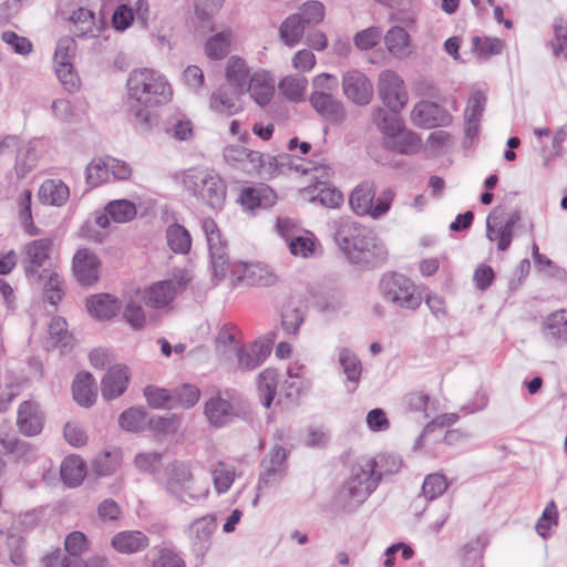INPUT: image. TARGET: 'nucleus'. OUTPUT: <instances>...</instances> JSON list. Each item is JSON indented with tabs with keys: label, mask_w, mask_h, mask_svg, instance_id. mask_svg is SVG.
I'll use <instances>...</instances> for the list:
<instances>
[{
	"label": "nucleus",
	"mask_w": 567,
	"mask_h": 567,
	"mask_svg": "<svg viewBox=\"0 0 567 567\" xmlns=\"http://www.w3.org/2000/svg\"><path fill=\"white\" fill-rule=\"evenodd\" d=\"M542 332L556 347L567 343V309L549 313L543 321Z\"/></svg>",
	"instance_id": "20"
},
{
	"label": "nucleus",
	"mask_w": 567,
	"mask_h": 567,
	"mask_svg": "<svg viewBox=\"0 0 567 567\" xmlns=\"http://www.w3.org/2000/svg\"><path fill=\"white\" fill-rule=\"evenodd\" d=\"M389 52L396 58H405L411 53L410 35L404 28L394 25L384 35Z\"/></svg>",
	"instance_id": "27"
},
{
	"label": "nucleus",
	"mask_w": 567,
	"mask_h": 567,
	"mask_svg": "<svg viewBox=\"0 0 567 567\" xmlns=\"http://www.w3.org/2000/svg\"><path fill=\"white\" fill-rule=\"evenodd\" d=\"M175 296V281L162 280L146 288L143 298L147 306L158 309L169 305L174 300Z\"/></svg>",
	"instance_id": "24"
},
{
	"label": "nucleus",
	"mask_w": 567,
	"mask_h": 567,
	"mask_svg": "<svg viewBox=\"0 0 567 567\" xmlns=\"http://www.w3.org/2000/svg\"><path fill=\"white\" fill-rule=\"evenodd\" d=\"M381 35L382 31L379 27H370L357 32L353 37V43L359 50L367 51L378 44Z\"/></svg>",
	"instance_id": "57"
},
{
	"label": "nucleus",
	"mask_w": 567,
	"mask_h": 567,
	"mask_svg": "<svg viewBox=\"0 0 567 567\" xmlns=\"http://www.w3.org/2000/svg\"><path fill=\"white\" fill-rule=\"evenodd\" d=\"M90 315L99 320H110L121 310V302L110 293H99L86 299Z\"/></svg>",
	"instance_id": "23"
},
{
	"label": "nucleus",
	"mask_w": 567,
	"mask_h": 567,
	"mask_svg": "<svg viewBox=\"0 0 567 567\" xmlns=\"http://www.w3.org/2000/svg\"><path fill=\"white\" fill-rule=\"evenodd\" d=\"M270 341L257 340L251 344V351L255 354L254 359L250 358L249 361H245L246 348L240 347L237 350V360L238 364L243 369H255L260 363H262L266 358L270 354L271 348L269 344Z\"/></svg>",
	"instance_id": "37"
},
{
	"label": "nucleus",
	"mask_w": 567,
	"mask_h": 567,
	"mask_svg": "<svg viewBox=\"0 0 567 567\" xmlns=\"http://www.w3.org/2000/svg\"><path fill=\"white\" fill-rule=\"evenodd\" d=\"M64 548L69 556L63 558L81 559L80 555L87 548V538L82 532H72L65 538Z\"/></svg>",
	"instance_id": "58"
},
{
	"label": "nucleus",
	"mask_w": 567,
	"mask_h": 567,
	"mask_svg": "<svg viewBox=\"0 0 567 567\" xmlns=\"http://www.w3.org/2000/svg\"><path fill=\"white\" fill-rule=\"evenodd\" d=\"M399 113L400 112L390 111L389 109L384 110L382 107H378L373 112L374 124L388 140L404 127V123Z\"/></svg>",
	"instance_id": "30"
},
{
	"label": "nucleus",
	"mask_w": 567,
	"mask_h": 567,
	"mask_svg": "<svg viewBox=\"0 0 567 567\" xmlns=\"http://www.w3.org/2000/svg\"><path fill=\"white\" fill-rule=\"evenodd\" d=\"M147 411L143 406H133L120 414V426L128 432H141L146 427Z\"/></svg>",
	"instance_id": "36"
},
{
	"label": "nucleus",
	"mask_w": 567,
	"mask_h": 567,
	"mask_svg": "<svg viewBox=\"0 0 567 567\" xmlns=\"http://www.w3.org/2000/svg\"><path fill=\"white\" fill-rule=\"evenodd\" d=\"M130 372L126 365L111 367L101 381V393L104 400L111 401L121 396L127 389Z\"/></svg>",
	"instance_id": "16"
},
{
	"label": "nucleus",
	"mask_w": 567,
	"mask_h": 567,
	"mask_svg": "<svg viewBox=\"0 0 567 567\" xmlns=\"http://www.w3.org/2000/svg\"><path fill=\"white\" fill-rule=\"evenodd\" d=\"M45 414L40 404L32 400L23 401L17 411V427L20 434L25 437L39 435L44 427Z\"/></svg>",
	"instance_id": "12"
},
{
	"label": "nucleus",
	"mask_w": 567,
	"mask_h": 567,
	"mask_svg": "<svg viewBox=\"0 0 567 567\" xmlns=\"http://www.w3.org/2000/svg\"><path fill=\"white\" fill-rule=\"evenodd\" d=\"M247 91L258 105L265 106L274 95V80L268 72H256L249 80Z\"/></svg>",
	"instance_id": "25"
},
{
	"label": "nucleus",
	"mask_w": 567,
	"mask_h": 567,
	"mask_svg": "<svg viewBox=\"0 0 567 567\" xmlns=\"http://www.w3.org/2000/svg\"><path fill=\"white\" fill-rule=\"evenodd\" d=\"M277 195L266 184L244 187L240 192L239 200L243 207L249 210L256 208H270L275 205Z\"/></svg>",
	"instance_id": "18"
},
{
	"label": "nucleus",
	"mask_w": 567,
	"mask_h": 567,
	"mask_svg": "<svg viewBox=\"0 0 567 567\" xmlns=\"http://www.w3.org/2000/svg\"><path fill=\"white\" fill-rule=\"evenodd\" d=\"M166 239L169 248L177 254H187L192 247L189 231L179 224H172L166 230Z\"/></svg>",
	"instance_id": "34"
},
{
	"label": "nucleus",
	"mask_w": 567,
	"mask_h": 567,
	"mask_svg": "<svg viewBox=\"0 0 567 567\" xmlns=\"http://www.w3.org/2000/svg\"><path fill=\"white\" fill-rule=\"evenodd\" d=\"M186 192L213 210H220L226 200L227 186L214 171L189 168L183 174Z\"/></svg>",
	"instance_id": "5"
},
{
	"label": "nucleus",
	"mask_w": 567,
	"mask_h": 567,
	"mask_svg": "<svg viewBox=\"0 0 567 567\" xmlns=\"http://www.w3.org/2000/svg\"><path fill=\"white\" fill-rule=\"evenodd\" d=\"M388 147L404 154H415L421 148V137L413 131L402 128L386 141Z\"/></svg>",
	"instance_id": "29"
},
{
	"label": "nucleus",
	"mask_w": 567,
	"mask_h": 567,
	"mask_svg": "<svg viewBox=\"0 0 567 567\" xmlns=\"http://www.w3.org/2000/svg\"><path fill=\"white\" fill-rule=\"evenodd\" d=\"M248 76L249 70L245 61L241 58L231 56L227 63L226 78L236 87L238 94L243 93Z\"/></svg>",
	"instance_id": "38"
},
{
	"label": "nucleus",
	"mask_w": 567,
	"mask_h": 567,
	"mask_svg": "<svg viewBox=\"0 0 567 567\" xmlns=\"http://www.w3.org/2000/svg\"><path fill=\"white\" fill-rule=\"evenodd\" d=\"M318 182L315 188L318 190L316 196H312L311 200L319 202L322 206L328 208H336L343 202L342 193L331 184L320 181L321 178H317Z\"/></svg>",
	"instance_id": "41"
},
{
	"label": "nucleus",
	"mask_w": 567,
	"mask_h": 567,
	"mask_svg": "<svg viewBox=\"0 0 567 567\" xmlns=\"http://www.w3.org/2000/svg\"><path fill=\"white\" fill-rule=\"evenodd\" d=\"M0 445L3 454L12 456L16 463L29 464L37 458V449L33 444L19 439L13 434H4L0 436Z\"/></svg>",
	"instance_id": "19"
},
{
	"label": "nucleus",
	"mask_w": 567,
	"mask_h": 567,
	"mask_svg": "<svg viewBox=\"0 0 567 567\" xmlns=\"http://www.w3.org/2000/svg\"><path fill=\"white\" fill-rule=\"evenodd\" d=\"M402 458L394 453H381L377 457H360L352 466L350 477L343 484L340 497L349 502L347 507L352 511L362 504L377 488L382 476L400 471Z\"/></svg>",
	"instance_id": "3"
},
{
	"label": "nucleus",
	"mask_w": 567,
	"mask_h": 567,
	"mask_svg": "<svg viewBox=\"0 0 567 567\" xmlns=\"http://www.w3.org/2000/svg\"><path fill=\"white\" fill-rule=\"evenodd\" d=\"M43 282V297L47 302L56 306L65 295L64 281L61 276L52 270H48Z\"/></svg>",
	"instance_id": "35"
},
{
	"label": "nucleus",
	"mask_w": 567,
	"mask_h": 567,
	"mask_svg": "<svg viewBox=\"0 0 567 567\" xmlns=\"http://www.w3.org/2000/svg\"><path fill=\"white\" fill-rule=\"evenodd\" d=\"M209 249L210 261L213 266L214 276L224 278L228 269V257L226 254V245L221 241V237L214 241L207 243Z\"/></svg>",
	"instance_id": "40"
},
{
	"label": "nucleus",
	"mask_w": 567,
	"mask_h": 567,
	"mask_svg": "<svg viewBox=\"0 0 567 567\" xmlns=\"http://www.w3.org/2000/svg\"><path fill=\"white\" fill-rule=\"evenodd\" d=\"M324 6L322 2L317 0H309L302 3L299 8V12L302 22L305 24H318L324 18Z\"/></svg>",
	"instance_id": "54"
},
{
	"label": "nucleus",
	"mask_w": 567,
	"mask_h": 567,
	"mask_svg": "<svg viewBox=\"0 0 567 567\" xmlns=\"http://www.w3.org/2000/svg\"><path fill=\"white\" fill-rule=\"evenodd\" d=\"M447 480L444 474H429L423 482L422 493L429 501H433L441 496L447 488Z\"/></svg>",
	"instance_id": "48"
},
{
	"label": "nucleus",
	"mask_w": 567,
	"mask_h": 567,
	"mask_svg": "<svg viewBox=\"0 0 567 567\" xmlns=\"http://www.w3.org/2000/svg\"><path fill=\"white\" fill-rule=\"evenodd\" d=\"M216 529V516L204 515L195 519L188 527L192 551L197 558H204L210 548L212 535Z\"/></svg>",
	"instance_id": "14"
},
{
	"label": "nucleus",
	"mask_w": 567,
	"mask_h": 567,
	"mask_svg": "<svg viewBox=\"0 0 567 567\" xmlns=\"http://www.w3.org/2000/svg\"><path fill=\"white\" fill-rule=\"evenodd\" d=\"M309 102L320 116L332 124H341L347 117L343 103L333 95L311 94Z\"/></svg>",
	"instance_id": "17"
},
{
	"label": "nucleus",
	"mask_w": 567,
	"mask_h": 567,
	"mask_svg": "<svg viewBox=\"0 0 567 567\" xmlns=\"http://www.w3.org/2000/svg\"><path fill=\"white\" fill-rule=\"evenodd\" d=\"M558 523L557 507L554 501H550L545 507L540 518L536 523L537 534L546 539L549 537V529L553 525Z\"/></svg>",
	"instance_id": "56"
},
{
	"label": "nucleus",
	"mask_w": 567,
	"mask_h": 567,
	"mask_svg": "<svg viewBox=\"0 0 567 567\" xmlns=\"http://www.w3.org/2000/svg\"><path fill=\"white\" fill-rule=\"evenodd\" d=\"M123 317L126 322L135 330H141L145 326V313L142 306L135 301H128L123 309Z\"/></svg>",
	"instance_id": "62"
},
{
	"label": "nucleus",
	"mask_w": 567,
	"mask_h": 567,
	"mask_svg": "<svg viewBox=\"0 0 567 567\" xmlns=\"http://www.w3.org/2000/svg\"><path fill=\"white\" fill-rule=\"evenodd\" d=\"M78 44L72 37L65 35L59 39L53 56V62H71L75 56Z\"/></svg>",
	"instance_id": "59"
},
{
	"label": "nucleus",
	"mask_w": 567,
	"mask_h": 567,
	"mask_svg": "<svg viewBox=\"0 0 567 567\" xmlns=\"http://www.w3.org/2000/svg\"><path fill=\"white\" fill-rule=\"evenodd\" d=\"M334 241L348 261L363 271L381 267L389 256L377 234L357 221H341L334 231Z\"/></svg>",
	"instance_id": "2"
},
{
	"label": "nucleus",
	"mask_w": 567,
	"mask_h": 567,
	"mask_svg": "<svg viewBox=\"0 0 567 567\" xmlns=\"http://www.w3.org/2000/svg\"><path fill=\"white\" fill-rule=\"evenodd\" d=\"M279 166L280 171L284 167H288L289 169H295L297 172H301L302 174H307L310 171L316 172L315 178H329L332 175V168L324 164H318V166L312 165L311 167H300L299 165L293 164V158L291 155L287 153L279 154Z\"/></svg>",
	"instance_id": "50"
},
{
	"label": "nucleus",
	"mask_w": 567,
	"mask_h": 567,
	"mask_svg": "<svg viewBox=\"0 0 567 567\" xmlns=\"http://www.w3.org/2000/svg\"><path fill=\"white\" fill-rule=\"evenodd\" d=\"M109 161L92 159L85 168V181L90 187H96L109 179Z\"/></svg>",
	"instance_id": "47"
},
{
	"label": "nucleus",
	"mask_w": 567,
	"mask_h": 567,
	"mask_svg": "<svg viewBox=\"0 0 567 567\" xmlns=\"http://www.w3.org/2000/svg\"><path fill=\"white\" fill-rule=\"evenodd\" d=\"M378 93L386 109L394 112H401L409 100L403 80L392 70L380 73Z\"/></svg>",
	"instance_id": "7"
},
{
	"label": "nucleus",
	"mask_w": 567,
	"mask_h": 567,
	"mask_svg": "<svg viewBox=\"0 0 567 567\" xmlns=\"http://www.w3.org/2000/svg\"><path fill=\"white\" fill-rule=\"evenodd\" d=\"M261 471L257 484V489L261 491L270 485L279 484L285 475L284 467H274L268 465L267 457L261 461Z\"/></svg>",
	"instance_id": "55"
},
{
	"label": "nucleus",
	"mask_w": 567,
	"mask_h": 567,
	"mask_svg": "<svg viewBox=\"0 0 567 567\" xmlns=\"http://www.w3.org/2000/svg\"><path fill=\"white\" fill-rule=\"evenodd\" d=\"M147 404L153 409H164L173 403V392L155 385H147L143 390Z\"/></svg>",
	"instance_id": "53"
},
{
	"label": "nucleus",
	"mask_w": 567,
	"mask_h": 567,
	"mask_svg": "<svg viewBox=\"0 0 567 567\" xmlns=\"http://www.w3.org/2000/svg\"><path fill=\"white\" fill-rule=\"evenodd\" d=\"M260 403L269 409L277 393V372L272 369H266L260 372L257 385Z\"/></svg>",
	"instance_id": "33"
},
{
	"label": "nucleus",
	"mask_w": 567,
	"mask_h": 567,
	"mask_svg": "<svg viewBox=\"0 0 567 567\" xmlns=\"http://www.w3.org/2000/svg\"><path fill=\"white\" fill-rule=\"evenodd\" d=\"M121 453L118 450L104 452L93 462V468L99 476L112 475L120 466Z\"/></svg>",
	"instance_id": "49"
},
{
	"label": "nucleus",
	"mask_w": 567,
	"mask_h": 567,
	"mask_svg": "<svg viewBox=\"0 0 567 567\" xmlns=\"http://www.w3.org/2000/svg\"><path fill=\"white\" fill-rule=\"evenodd\" d=\"M374 197V185L372 183L364 182L352 190L349 202L357 215L364 216L371 213V202H373Z\"/></svg>",
	"instance_id": "28"
},
{
	"label": "nucleus",
	"mask_w": 567,
	"mask_h": 567,
	"mask_svg": "<svg viewBox=\"0 0 567 567\" xmlns=\"http://www.w3.org/2000/svg\"><path fill=\"white\" fill-rule=\"evenodd\" d=\"M473 48L484 58L496 55L502 52L503 43L497 38H484L482 41L480 37L472 39Z\"/></svg>",
	"instance_id": "64"
},
{
	"label": "nucleus",
	"mask_w": 567,
	"mask_h": 567,
	"mask_svg": "<svg viewBox=\"0 0 567 567\" xmlns=\"http://www.w3.org/2000/svg\"><path fill=\"white\" fill-rule=\"evenodd\" d=\"M339 363L342 367L347 380L351 383H358L362 373V365L359 358L348 348L339 351Z\"/></svg>",
	"instance_id": "42"
},
{
	"label": "nucleus",
	"mask_w": 567,
	"mask_h": 567,
	"mask_svg": "<svg viewBox=\"0 0 567 567\" xmlns=\"http://www.w3.org/2000/svg\"><path fill=\"white\" fill-rule=\"evenodd\" d=\"M173 91L166 78L153 69H136L126 82L125 112L128 122L140 134L158 127L157 107L172 100Z\"/></svg>",
	"instance_id": "1"
},
{
	"label": "nucleus",
	"mask_w": 567,
	"mask_h": 567,
	"mask_svg": "<svg viewBox=\"0 0 567 567\" xmlns=\"http://www.w3.org/2000/svg\"><path fill=\"white\" fill-rule=\"evenodd\" d=\"M379 287L383 298L398 307L415 310L422 302L421 295L415 292L414 284L402 274H384Z\"/></svg>",
	"instance_id": "6"
},
{
	"label": "nucleus",
	"mask_w": 567,
	"mask_h": 567,
	"mask_svg": "<svg viewBox=\"0 0 567 567\" xmlns=\"http://www.w3.org/2000/svg\"><path fill=\"white\" fill-rule=\"evenodd\" d=\"M192 478L193 475L186 465L175 464L168 471L166 491L184 503L187 502V498L197 501L199 496L192 493V487L189 485Z\"/></svg>",
	"instance_id": "15"
},
{
	"label": "nucleus",
	"mask_w": 567,
	"mask_h": 567,
	"mask_svg": "<svg viewBox=\"0 0 567 567\" xmlns=\"http://www.w3.org/2000/svg\"><path fill=\"white\" fill-rule=\"evenodd\" d=\"M307 80L303 76H286L279 82L280 92L291 102L303 100Z\"/></svg>",
	"instance_id": "45"
},
{
	"label": "nucleus",
	"mask_w": 567,
	"mask_h": 567,
	"mask_svg": "<svg viewBox=\"0 0 567 567\" xmlns=\"http://www.w3.org/2000/svg\"><path fill=\"white\" fill-rule=\"evenodd\" d=\"M60 17L72 24L71 32L78 38L96 37L94 33L95 14L90 9L68 0L59 6Z\"/></svg>",
	"instance_id": "9"
},
{
	"label": "nucleus",
	"mask_w": 567,
	"mask_h": 567,
	"mask_svg": "<svg viewBox=\"0 0 567 567\" xmlns=\"http://www.w3.org/2000/svg\"><path fill=\"white\" fill-rule=\"evenodd\" d=\"M134 463L141 472L153 474L162 467V454L157 452L138 453Z\"/></svg>",
	"instance_id": "61"
},
{
	"label": "nucleus",
	"mask_w": 567,
	"mask_h": 567,
	"mask_svg": "<svg viewBox=\"0 0 567 567\" xmlns=\"http://www.w3.org/2000/svg\"><path fill=\"white\" fill-rule=\"evenodd\" d=\"M86 466L79 457L65 458L61 465L60 475L63 483L71 488L81 485L85 477Z\"/></svg>",
	"instance_id": "32"
},
{
	"label": "nucleus",
	"mask_w": 567,
	"mask_h": 567,
	"mask_svg": "<svg viewBox=\"0 0 567 567\" xmlns=\"http://www.w3.org/2000/svg\"><path fill=\"white\" fill-rule=\"evenodd\" d=\"M101 260L87 248L76 250L72 259V271L81 286H92L100 280Z\"/></svg>",
	"instance_id": "11"
},
{
	"label": "nucleus",
	"mask_w": 567,
	"mask_h": 567,
	"mask_svg": "<svg viewBox=\"0 0 567 567\" xmlns=\"http://www.w3.org/2000/svg\"><path fill=\"white\" fill-rule=\"evenodd\" d=\"M52 245L53 241L50 238L35 239L24 245L23 267L28 279H33L37 284H40L44 279L49 269H40L43 267L45 260L49 259Z\"/></svg>",
	"instance_id": "8"
},
{
	"label": "nucleus",
	"mask_w": 567,
	"mask_h": 567,
	"mask_svg": "<svg viewBox=\"0 0 567 567\" xmlns=\"http://www.w3.org/2000/svg\"><path fill=\"white\" fill-rule=\"evenodd\" d=\"M104 212L118 224L133 220L137 214L135 204L128 199L112 200L105 206Z\"/></svg>",
	"instance_id": "39"
},
{
	"label": "nucleus",
	"mask_w": 567,
	"mask_h": 567,
	"mask_svg": "<svg viewBox=\"0 0 567 567\" xmlns=\"http://www.w3.org/2000/svg\"><path fill=\"white\" fill-rule=\"evenodd\" d=\"M112 548L124 555H133L150 546L148 537L141 530H122L111 539Z\"/></svg>",
	"instance_id": "21"
},
{
	"label": "nucleus",
	"mask_w": 567,
	"mask_h": 567,
	"mask_svg": "<svg viewBox=\"0 0 567 567\" xmlns=\"http://www.w3.org/2000/svg\"><path fill=\"white\" fill-rule=\"evenodd\" d=\"M394 199V192L391 188H385L382 193L371 202V216L374 219H378L385 215L391 207V204Z\"/></svg>",
	"instance_id": "63"
},
{
	"label": "nucleus",
	"mask_w": 567,
	"mask_h": 567,
	"mask_svg": "<svg viewBox=\"0 0 567 567\" xmlns=\"http://www.w3.org/2000/svg\"><path fill=\"white\" fill-rule=\"evenodd\" d=\"M344 96L355 105H368L373 96V86L368 76L359 70H349L342 75Z\"/></svg>",
	"instance_id": "10"
},
{
	"label": "nucleus",
	"mask_w": 567,
	"mask_h": 567,
	"mask_svg": "<svg viewBox=\"0 0 567 567\" xmlns=\"http://www.w3.org/2000/svg\"><path fill=\"white\" fill-rule=\"evenodd\" d=\"M72 393L79 405L92 406L97 396V388L93 375L87 371L79 372L72 383Z\"/></svg>",
	"instance_id": "22"
},
{
	"label": "nucleus",
	"mask_w": 567,
	"mask_h": 567,
	"mask_svg": "<svg viewBox=\"0 0 567 567\" xmlns=\"http://www.w3.org/2000/svg\"><path fill=\"white\" fill-rule=\"evenodd\" d=\"M200 398V390L189 383H184L173 390V403L184 409L196 405Z\"/></svg>",
	"instance_id": "46"
},
{
	"label": "nucleus",
	"mask_w": 567,
	"mask_h": 567,
	"mask_svg": "<svg viewBox=\"0 0 567 567\" xmlns=\"http://www.w3.org/2000/svg\"><path fill=\"white\" fill-rule=\"evenodd\" d=\"M69 196V187L62 181L47 179L38 192L40 202L52 206H62Z\"/></svg>",
	"instance_id": "26"
},
{
	"label": "nucleus",
	"mask_w": 567,
	"mask_h": 567,
	"mask_svg": "<svg viewBox=\"0 0 567 567\" xmlns=\"http://www.w3.org/2000/svg\"><path fill=\"white\" fill-rule=\"evenodd\" d=\"M49 334L51 340L63 348L73 343V336L68 331V323L62 317L52 318L49 324Z\"/></svg>",
	"instance_id": "51"
},
{
	"label": "nucleus",
	"mask_w": 567,
	"mask_h": 567,
	"mask_svg": "<svg viewBox=\"0 0 567 567\" xmlns=\"http://www.w3.org/2000/svg\"><path fill=\"white\" fill-rule=\"evenodd\" d=\"M303 320L305 313L302 309L291 307L290 305L284 307L281 313V327L288 334H297Z\"/></svg>",
	"instance_id": "52"
},
{
	"label": "nucleus",
	"mask_w": 567,
	"mask_h": 567,
	"mask_svg": "<svg viewBox=\"0 0 567 567\" xmlns=\"http://www.w3.org/2000/svg\"><path fill=\"white\" fill-rule=\"evenodd\" d=\"M413 124L422 128L446 126L452 122V115L440 104L420 101L411 112Z\"/></svg>",
	"instance_id": "13"
},
{
	"label": "nucleus",
	"mask_w": 567,
	"mask_h": 567,
	"mask_svg": "<svg viewBox=\"0 0 567 567\" xmlns=\"http://www.w3.org/2000/svg\"><path fill=\"white\" fill-rule=\"evenodd\" d=\"M204 415L216 429L225 427L238 420L249 425L255 422L250 403L240 393L230 389H213L204 403Z\"/></svg>",
	"instance_id": "4"
},
{
	"label": "nucleus",
	"mask_w": 567,
	"mask_h": 567,
	"mask_svg": "<svg viewBox=\"0 0 567 567\" xmlns=\"http://www.w3.org/2000/svg\"><path fill=\"white\" fill-rule=\"evenodd\" d=\"M305 25L300 14L288 16L279 28L281 41L290 48L295 47L303 37Z\"/></svg>",
	"instance_id": "31"
},
{
	"label": "nucleus",
	"mask_w": 567,
	"mask_h": 567,
	"mask_svg": "<svg viewBox=\"0 0 567 567\" xmlns=\"http://www.w3.org/2000/svg\"><path fill=\"white\" fill-rule=\"evenodd\" d=\"M210 109L227 115L237 114L241 110V107L234 102V93L221 87L212 93Z\"/></svg>",
	"instance_id": "44"
},
{
	"label": "nucleus",
	"mask_w": 567,
	"mask_h": 567,
	"mask_svg": "<svg viewBox=\"0 0 567 567\" xmlns=\"http://www.w3.org/2000/svg\"><path fill=\"white\" fill-rule=\"evenodd\" d=\"M164 131L177 141H187L193 137V123L185 116H181L172 125L166 124Z\"/></svg>",
	"instance_id": "60"
},
{
	"label": "nucleus",
	"mask_w": 567,
	"mask_h": 567,
	"mask_svg": "<svg viewBox=\"0 0 567 567\" xmlns=\"http://www.w3.org/2000/svg\"><path fill=\"white\" fill-rule=\"evenodd\" d=\"M230 33L221 31L207 39L205 51L209 59L220 60L229 53Z\"/></svg>",
	"instance_id": "43"
}]
</instances>
